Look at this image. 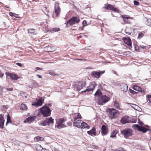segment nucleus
Listing matches in <instances>:
<instances>
[{"label":"nucleus","instance_id":"obj_36","mask_svg":"<svg viewBox=\"0 0 151 151\" xmlns=\"http://www.w3.org/2000/svg\"><path fill=\"white\" fill-rule=\"evenodd\" d=\"M127 40V42L126 44L128 46H130L131 47L132 46V42L130 40L128 39V40Z\"/></svg>","mask_w":151,"mask_h":151},{"label":"nucleus","instance_id":"obj_27","mask_svg":"<svg viewBox=\"0 0 151 151\" xmlns=\"http://www.w3.org/2000/svg\"><path fill=\"white\" fill-rule=\"evenodd\" d=\"M102 95V93L101 92L99 89L97 90L94 94L95 96L97 97H99V96H100Z\"/></svg>","mask_w":151,"mask_h":151},{"label":"nucleus","instance_id":"obj_34","mask_svg":"<svg viewBox=\"0 0 151 151\" xmlns=\"http://www.w3.org/2000/svg\"><path fill=\"white\" fill-rule=\"evenodd\" d=\"M47 50L48 52H53L55 50L54 49H52V47L50 46H48L47 47Z\"/></svg>","mask_w":151,"mask_h":151},{"label":"nucleus","instance_id":"obj_45","mask_svg":"<svg viewBox=\"0 0 151 151\" xmlns=\"http://www.w3.org/2000/svg\"><path fill=\"white\" fill-rule=\"evenodd\" d=\"M82 24L83 26H86L87 25V23L86 21L85 20L83 21L82 22Z\"/></svg>","mask_w":151,"mask_h":151},{"label":"nucleus","instance_id":"obj_56","mask_svg":"<svg viewBox=\"0 0 151 151\" xmlns=\"http://www.w3.org/2000/svg\"><path fill=\"white\" fill-rule=\"evenodd\" d=\"M43 138L42 137H39V139L40 140L42 141L43 140Z\"/></svg>","mask_w":151,"mask_h":151},{"label":"nucleus","instance_id":"obj_16","mask_svg":"<svg viewBox=\"0 0 151 151\" xmlns=\"http://www.w3.org/2000/svg\"><path fill=\"white\" fill-rule=\"evenodd\" d=\"M37 117L36 116H31L26 118L24 121V123H32L35 120Z\"/></svg>","mask_w":151,"mask_h":151},{"label":"nucleus","instance_id":"obj_31","mask_svg":"<svg viewBox=\"0 0 151 151\" xmlns=\"http://www.w3.org/2000/svg\"><path fill=\"white\" fill-rule=\"evenodd\" d=\"M117 134L116 132L114 131L111 133L110 135V137L111 138H114L116 137V135Z\"/></svg>","mask_w":151,"mask_h":151},{"label":"nucleus","instance_id":"obj_3","mask_svg":"<svg viewBox=\"0 0 151 151\" xmlns=\"http://www.w3.org/2000/svg\"><path fill=\"white\" fill-rule=\"evenodd\" d=\"M80 21V19L78 17H73L67 22L66 26H67L68 25H69L70 26H72L76 23L79 22Z\"/></svg>","mask_w":151,"mask_h":151},{"label":"nucleus","instance_id":"obj_49","mask_svg":"<svg viewBox=\"0 0 151 151\" xmlns=\"http://www.w3.org/2000/svg\"><path fill=\"white\" fill-rule=\"evenodd\" d=\"M16 64L20 67H21L22 66V64L21 63H16Z\"/></svg>","mask_w":151,"mask_h":151},{"label":"nucleus","instance_id":"obj_13","mask_svg":"<svg viewBox=\"0 0 151 151\" xmlns=\"http://www.w3.org/2000/svg\"><path fill=\"white\" fill-rule=\"evenodd\" d=\"M103 8L107 10H111L116 12H118V11L117 9L114 7L110 4H105V6Z\"/></svg>","mask_w":151,"mask_h":151},{"label":"nucleus","instance_id":"obj_5","mask_svg":"<svg viewBox=\"0 0 151 151\" xmlns=\"http://www.w3.org/2000/svg\"><path fill=\"white\" fill-rule=\"evenodd\" d=\"M121 133L125 138H127L132 135L133 131L130 129H125L121 130Z\"/></svg>","mask_w":151,"mask_h":151},{"label":"nucleus","instance_id":"obj_58","mask_svg":"<svg viewBox=\"0 0 151 151\" xmlns=\"http://www.w3.org/2000/svg\"><path fill=\"white\" fill-rule=\"evenodd\" d=\"M113 73L115 74H116V73L115 71H114V70L113 71Z\"/></svg>","mask_w":151,"mask_h":151},{"label":"nucleus","instance_id":"obj_55","mask_svg":"<svg viewBox=\"0 0 151 151\" xmlns=\"http://www.w3.org/2000/svg\"><path fill=\"white\" fill-rule=\"evenodd\" d=\"M36 76L39 78H42V76L39 74H37Z\"/></svg>","mask_w":151,"mask_h":151},{"label":"nucleus","instance_id":"obj_8","mask_svg":"<svg viewBox=\"0 0 151 151\" xmlns=\"http://www.w3.org/2000/svg\"><path fill=\"white\" fill-rule=\"evenodd\" d=\"M105 72V71L99 70L98 71H93L91 74V76L96 78H99L100 76Z\"/></svg>","mask_w":151,"mask_h":151},{"label":"nucleus","instance_id":"obj_23","mask_svg":"<svg viewBox=\"0 0 151 151\" xmlns=\"http://www.w3.org/2000/svg\"><path fill=\"white\" fill-rule=\"evenodd\" d=\"M128 86L125 83H123L121 85V90L124 92H127L128 90Z\"/></svg>","mask_w":151,"mask_h":151},{"label":"nucleus","instance_id":"obj_54","mask_svg":"<svg viewBox=\"0 0 151 151\" xmlns=\"http://www.w3.org/2000/svg\"><path fill=\"white\" fill-rule=\"evenodd\" d=\"M6 89L7 90L9 91H13V89L12 88H7Z\"/></svg>","mask_w":151,"mask_h":151},{"label":"nucleus","instance_id":"obj_33","mask_svg":"<svg viewBox=\"0 0 151 151\" xmlns=\"http://www.w3.org/2000/svg\"><path fill=\"white\" fill-rule=\"evenodd\" d=\"M114 106L116 109H120L119 104L118 101H115L114 102Z\"/></svg>","mask_w":151,"mask_h":151},{"label":"nucleus","instance_id":"obj_43","mask_svg":"<svg viewBox=\"0 0 151 151\" xmlns=\"http://www.w3.org/2000/svg\"><path fill=\"white\" fill-rule=\"evenodd\" d=\"M134 4L135 5L138 6L139 4V2L135 0L134 1Z\"/></svg>","mask_w":151,"mask_h":151},{"label":"nucleus","instance_id":"obj_60","mask_svg":"<svg viewBox=\"0 0 151 151\" xmlns=\"http://www.w3.org/2000/svg\"><path fill=\"white\" fill-rule=\"evenodd\" d=\"M42 149L43 150V151H45V150H46V149H44L43 148H42Z\"/></svg>","mask_w":151,"mask_h":151},{"label":"nucleus","instance_id":"obj_29","mask_svg":"<svg viewBox=\"0 0 151 151\" xmlns=\"http://www.w3.org/2000/svg\"><path fill=\"white\" fill-rule=\"evenodd\" d=\"M28 32L29 33H30L34 35L36 34L35 33V30L32 29H28Z\"/></svg>","mask_w":151,"mask_h":151},{"label":"nucleus","instance_id":"obj_40","mask_svg":"<svg viewBox=\"0 0 151 151\" xmlns=\"http://www.w3.org/2000/svg\"><path fill=\"white\" fill-rule=\"evenodd\" d=\"M49 74L52 76H55V73L53 70H50L49 72Z\"/></svg>","mask_w":151,"mask_h":151},{"label":"nucleus","instance_id":"obj_25","mask_svg":"<svg viewBox=\"0 0 151 151\" xmlns=\"http://www.w3.org/2000/svg\"><path fill=\"white\" fill-rule=\"evenodd\" d=\"M81 118L82 116L80 113L74 114L73 116L74 121H76L79 119H81Z\"/></svg>","mask_w":151,"mask_h":151},{"label":"nucleus","instance_id":"obj_47","mask_svg":"<svg viewBox=\"0 0 151 151\" xmlns=\"http://www.w3.org/2000/svg\"><path fill=\"white\" fill-rule=\"evenodd\" d=\"M113 151H124L123 149L122 148H119L117 150H115Z\"/></svg>","mask_w":151,"mask_h":151},{"label":"nucleus","instance_id":"obj_7","mask_svg":"<svg viewBox=\"0 0 151 151\" xmlns=\"http://www.w3.org/2000/svg\"><path fill=\"white\" fill-rule=\"evenodd\" d=\"M5 74L7 78H10L12 80L15 81L20 78L16 74L9 72H6Z\"/></svg>","mask_w":151,"mask_h":151},{"label":"nucleus","instance_id":"obj_50","mask_svg":"<svg viewBox=\"0 0 151 151\" xmlns=\"http://www.w3.org/2000/svg\"><path fill=\"white\" fill-rule=\"evenodd\" d=\"M139 108V107L138 106L136 105L135 107H134V109L136 110H139L138 109Z\"/></svg>","mask_w":151,"mask_h":151},{"label":"nucleus","instance_id":"obj_57","mask_svg":"<svg viewBox=\"0 0 151 151\" xmlns=\"http://www.w3.org/2000/svg\"><path fill=\"white\" fill-rule=\"evenodd\" d=\"M140 47H141V48H142V49H145V47L144 46H140Z\"/></svg>","mask_w":151,"mask_h":151},{"label":"nucleus","instance_id":"obj_53","mask_svg":"<svg viewBox=\"0 0 151 151\" xmlns=\"http://www.w3.org/2000/svg\"><path fill=\"white\" fill-rule=\"evenodd\" d=\"M131 106L132 108H133L134 109V107H135L136 105L134 104H131Z\"/></svg>","mask_w":151,"mask_h":151},{"label":"nucleus","instance_id":"obj_14","mask_svg":"<svg viewBox=\"0 0 151 151\" xmlns=\"http://www.w3.org/2000/svg\"><path fill=\"white\" fill-rule=\"evenodd\" d=\"M95 86L93 84H91L88 86L86 88V89L84 91H82V92H89L90 91H92L94 89Z\"/></svg>","mask_w":151,"mask_h":151},{"label":"nucleus","instance_id":"obj_28","mask_svg":"<svg viewBox=\"0 0 151 151\" xmlns=\"http://www.w3.org/2000/svg\"><path fill=\"white\" fill-rule=\"evenodd\" d=\"M20 109L23 110H26L27 109V107L25 104H22L21 105Z\"/></svg>","mask_w":151,"mask_h":151},{"label":"nucleus","instance_id":"obj_12","mask_svg":"<svg viewBox=\"0 0 151 151\" xmlns=\"http://www.w3.org/2000/svg\"><path fill=\"white\" fill-rule=\"evenodd\" d=\"M86 83L85 80L81 81L79 82L76 88L78 91H79L83 87L86 86Z\"/></svg>","mask_w":151,"mask_h":151},{"label":"nucleus","instance_id":"obj_18","mask_svg":"<svg viewBox=\"0 0 151 151\" xmlns=\"http://www.w3.org/2000/svg\"><path fill=\"white\" fill-rule=\"evenodd\" d=\"M43 102L42 100L41 99H38L37 100V102H35L33 103L32 104V105L35 106L36 107H38L41 106Z\"/></svg>","mask_w":151,"mask_h":151},{"label":"nucleus","instance_id":"obj_6","mask_svg":"<svg viewBox=\"0 0 151 151\" xmlns=\"http://www.w3.org/2000/svg\"><path fill=\"white\" fill-rule=\"evenodd\" d=\"M65 120L63 119H60L58 120L56 122L55 127L58 129H60L66 127V126L64 124Z\"/></svg>","mask_w":151,"mask_h":151},{"label":"nucleus","instance_id":"obj_48","mask_svg":"<svg viewBox=\"0 0 151 151\" xmlns=\"http://www.w3.org/2000/svg\"><path fill=\"white\" fill-rule=\"evenodd\" d=\"M35 71H36L37 70H42V69L39 67H37L35 68Z\"/></svg>","mask_w":151,"mask_h":151},{"label":"nucleus","instance_id":"obj_38","mask_svg":"<svg viewBox=\"0 0 151 151\" xmlns=\"http://www.w3.org/2000/svg\"><path fill=\"white\" fill-rule=\"evenodd\" d=\"M144 36V34L142 32H140L138 34V35L137 37L138 39H141Z\"/></svg>","mask_w":151,"mask_h":151},{"label":"nucleus","instance_id":"obj_39","mask_svg":"<svg viewBox=\"0 0 151 151\" xmlns=\"http://www.w3.org/2000/svg\"><path fill=\"white\" fill-rule=\"evenodd\" d=\"M129 90L130 92V93L133 94H136L137 93V92L134 91L133 90L131 89H129Z\"/></svg>","mask_w":151,"mask_h":151},{"label":"nucleus","instance_id":"obj_30","mask_svg":"<svg viewBox=\"0 0 151 151\" xmlns=\"http://www.w3.org/2000/svg\"><path fill=\"white\" fill-rule=\"evenodd\" d=\"M145 24L149 26H151V19H148L146 22Z\"/></svg>","mask_w":151,"mask_h":151},{"label":"nucleus","instance_id":"obj_24","mask_svg":"<svg viewBox=\"0 0 151 151\" xmlns=\"http://www.w3.org/2000/svg\"><path fill=\"white\" fill-rule=\"evenodd\" d=\"M132 88L135 90L137 91L138 92H144V91L142 90L141 88L137 86H133L132 87Z\"/></svg>","mask_w":151,"mask_h":151},{"label":"nucleus","instance_id":"obj_11","mask_svg":"<svg viewBox=\"0 0 151 151\" xmlns=\"http://www.w3.org/2000/svg\"><path fill=\"white\" fill-rule=\"evenodd\" d=\"M132 127L137 129L138 131L143 133L146 132L147 130V129L146 128L140 126L138 124H134L132 126Z\"/></svg>","mask_w":151,"mask_h":151},{"label":"nucleus","instance_id":"obj_4","mask_svg":"<svg viewBox=\"0 0 151 151\" xmlns=\"http://www.w3.org/2000/svg\"><path fill=\"white\" fill-rule=\"evenodd\" d=\"M109 100V97L105 95L100 96L98 99V103L100 105H103L107 102Z\"/></svg>","mask_w":151,"mask_h":151},{"label":"nucleus","instance_id":"obj_41","mask_svg":"<svg viewBox=\"0 0 151 151\" xmlns=\"http://www.w3.org/2000/svg\"><path fill=\"white\" fill-rule=\"evenodd\" d=\"M147 99L151 103V96L148 95L147 96Z\"/></svg>","mask_w":151,"mask_h":151},{"label":"nucleus","instance_id":"obj_51","mask_svg":"<svg viewBox=\"0 0 151 151\" xmlns=\"http://www.w3.org/2000/svg\"><path fill=\"white\" fill-rule=\"evenodd\" d=\"M80 35L78 37H81L83 36H85V35L84 34H83V33H81L80 34Z\"/></svg>","mask_w":151,"mask_h":151},{"label":"nucleus","instance_id":"obj_21","mask_svg":"<svg viewBox=\"0 0 151 151\" xmlns=\"http://www.w3.org/2000/svg\"><path fill=\"white\" fill-rule=\"evenodd\" d=\"M4 121V117L1 114L0 115V128H3Z\"/></svg>","mask_w":151,"mask_h":151},{"label":"nucleus","instance_id":"obj_46","mask_svg":"<svg viewBox=\"0 0 151 151\" xmlns=\"http://www.w3.org/2000/svg\"><path fill=\"white\" fill-rule=\"evenodd\" d=\"M59 30V28H53L52 29V31L54 32H56V31H58Z\"/></svg>","mask_w":151,"mask_h":151},{"label":"nucleus","instance_id":"obj_26","mask_svg":"<svg viewBox=\"0 0 151 151\" xmlns=\"http://www.w3.org/2000/svg\"><path fill=\"white\" fill-rule=\"evenodd\" d=\"M121 17L124 22L125 23H127L128 22V19L130 18V17H127V16L126 15H122L121 16Z\"/></svg>","mask_w":151,"mask_h":151},{"label":"nucleus","instance_id":"obj_42","mask_svg":"<svg viewBox=\"0 0 151 151\" xmlns=\"http://www.w3.org/2000/svg\"><path fill=\"white\" fill-rule=\"evenodd\" d=\"M51 106V104H45L44 106H45L46 108H49V107Z\"/></svg>","mask_w":151,"mask_h":151},{"label":"nucleus","instance_id":"obj_44","mask_svg":"<svg viewBox=\"0 0 151 151\" xmlns=\"http://www.w3.org/2000/svg\"><path fill=\"white\" fill-rule=\"evenodd\" d=\"M34 140L36 141H38L40 140L39 139V137L38 136L37 137H35L34 138Z\"/></svg>","mask_w":151,"mask_h":151},{"label":"nucleus","instance_id":"obj_37","mask_svg":"<svg viewBox=\"0 0 151 151\" xmlns=\"http://www.w3.org/2000/svg\"><path fill=\"white\" fill-rule=\"evenodd\" d=\"M33 88H36L38 87L39 86V84L38 83L34 81L33 83Z\"/></svg>","mask_w":151,"mask_h":151},{"label":"nucleus","instance_id":"obj_19","mask_svg":"<svg viewBox=\"0 0 151 151\" xmlns=\"http://www.w3.org/2000/svg\"><path fill=\"white\" fill-rule=\"evenodd\" d=\"M129 117L127 116L122 118L121 120V122L123 124H125L129 122Z\"/></svg>","mask_w":151,"mask_h":151},{"label":"nucleus","instance_id":"obj_20","mask_svg":"<svg viewBox=\"0 0 151 151\" xmlns=\"http://www.w3.org/2000/svg\"><path fill=\"white\" fill-rule=\"evenodd\" d=\"M90 127L86 122H82V125H81V129H89Z\"/></svg>","mask_w":151,"mask_h":151},{"label":"nucleus","instance_id":"obj_10","mask_svg":"<svg viewBox=\"0 0 151 151\" xmlns=\"http://www.w3.org/2000/svg\"><path fill=\"white\" fill-rule=\"evenodd\" d=\"M53 119L52 117H50L49 118L46 119L43 122L41 123V124L43 126H45L47 125H49L50 124H53Z\"/></svg>","mask_w":151,"mask_h":151},{"label":"nucleus","instance_id":"obj_62","mask_svg":"<svg viewBox=\"0 0 151 151\" xmlns=\"http://www.w3.org/2000/svg\"><path fill=\"white\" fill-rule=\"evenodd\" d=\"M5 151H6V150H5Z\"/></svg>","mask_w":151,"mask_h":151},{"label":"nucleus","instance_id":"obj_9","mask_svg":"<svg viewBox=\"0 0 151 151\" xmlns=\"http://www.w3.org/2000/svg\"><path fill=\"white\" fill-rule=\"evenodd\" d=\"M55 12L53 14V16L54 18L58 16L60 11V8L59 6V3L58 2H55Z\"/></svg>","mask_w":151,"mask_h":151},{"label":"nucleus","instance_id":"obj_2","mask_svg":"<svg viewBox=\"0 0 151 151\" xmlns=\"http://www.w3.org/2000/svg\"><path fill=\"white\" fill-rule=\"evenodd\" d=\"M40 111L44 117H47L50 116L51 110L50 108L43 106L40 109Z\"/></svg>","mask_w":151,"mask_h":151},{"label":"nucleus","instance_id":"obj_15","mask_svg":"<svg viewBox=\"0 0 151 151\" xmlns=\"http://www.w3.org/2000/svg\"><path fill=\"white\" fill-rule=\"evenodd\" d=\"M101 134L102 136L106 135L108 132V129L106 126L104 125H102L101 128Z\"/></svg>","mask_w":151,"mask_h":151},{"label":"nucleus","instance_id":"obj_22","mask_svg":"<svg viewBox=\"0 0 151 151\" xmlns=\"http://www.w3.org/2000/svg\"><path fill=\"white\" fill-rule=\"evenodd\" d=\"M87 133L88 134L91 136L95 135L96 134L95 128L94 127H93L90 130L87 131Z\"/></svg>","mask_w":151,"mask_h":151},{"label":"nucleus","instance_id":"obj_35","mask_svg":"<svg viewBox=\"0 0 151 151\" xmlns=\"http://www.w3.org/2000/svg\"><path fill=\"white\" fill-rule=\"evenodd\" d=\"M9 123H12L11 118L9 114L7 116V122L6 124H7Z\"/></svg>","mask_w":151,"mask_h":151},{"label":"nucleus","instance_id":"obj_17","mask_svg":"<svg viewBox=\"0 0 151 151\" xmlns=\"http://www.w3.org/2000/svg\"><path fill=\"white\" fill-rule=\"evenodd\" d=\"M82 121L79 119L73 122V125L78 128H81V125H82Z\"/></svg>","mask_w":151,"mask_h":151},{"label":"nucleus","instance_id":"obj_1","mask_svg":"<svg viewBox=\"0 0 151 151\" xmlns=\"http://www.w3.org/2000/svg\"><path fill=\"white\" fill-rule=\"evenodd\" d=\"M107 111L109 112V116L111 119L117 117L119 114L118 111L114 109H108Z\"/></svg>","mask_w":151,"mask_h":151},{"label":"nucleus","instance_id":"obj_61","mask_svg":"<svg viewBox=\"0 0 151 151\" xmlns=\"http://www.w3.org/2000/svg\"><path fill=\"white\" fill-rule=\"evenodd\" d=\"M142 122L140 123H139V124L140 125H142Z\"/></svg>","mask_w":151,"mask_h":151},{"label":"nucleus","instance_id":"obj_32","mask_svg":"<svg viewBox=\"0 0 151 151\" xmlns=\"http://www.w3.org/2000/svg\"><path fill=\"white\" fill-rule=\"evenodd\" d=\"M9 15L12 17H15L17 18L18 16V15L17 14H16L15 13L9 12Z\"/></svg>","mask_w":151,"mask_h":151},{"label":"nucleus","instance_id":"obj_59","mask_svg":"<svg viewBox=\"0 0 151 151\" xmlns=\"http://www.w3.org/2000/svg\"><path fill=\"white\" fill-rule=\"evenodd\" d=\"M72 124V123H69V124H68V125L69 126H70Z\"/></svg>","mask_w":151,"mask_h":151},{"label":"nucleus","instance_id":"obj_52","mask_svg":"<svg viewBox=\"0 0 151 151\" xmlns=\"http://www.w3.org/2000/svg\"><path fill=\"white\" fill-rule=\"evenodd\" d=\"M4 75V74L0 71V77H2Z\"/></svg>","mask_w":151,"mask_h":151}]
</instances>
